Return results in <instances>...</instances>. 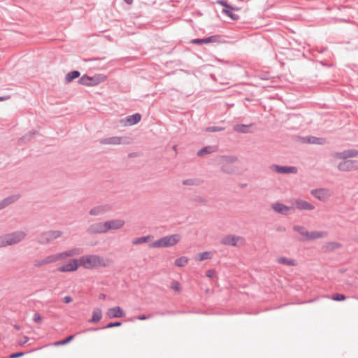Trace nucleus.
Wrapping results in <instances>:
<instances>
[{
	"label": "nucleus",
	"mask_w": 358,
	"mask_h": 358,
	"mask_svg": "<svg viewBox=\"0 0 358 358\" xmlns=\"http://www.w3.org/2000/svg\"><path fill=\"white\" fill-rule=\"evenodd\" d=\"M80 265L85 269H94L107 266L105 259L99 255H83L80 258Z\"/></svg>",
	"instance_id": "obj_1"
},
{
	"label": "nucleus",
	"mask_w": 358,
	"mask_h": 358,
	"mask_svg": "<svg viewBox=\"0 0 358 358\" xmlns=\"http://www.w3.org/2000/svg\"><path fill=\"white\" fill-rule=\"evenodd\" d=\"M181 240V236L178 234L165 236L153 241L150 247L152 248H170L176 245Z\"/></svg>",
	"instance_id": "obj_2"
},
{
	"label": "nucleus",
	"mask_w": 358,
	"mask_h": 358,
	"mask_svg": "<svg viewBox=\"0 0 358 358\" xmlns=\"http://www.w3.org/2000/svg\"><path fill=\"white\" fill-rule=\"evenodd\" d=\"M26 234L22 231H16L0 236V248L13 245L22 241Z\"/></svg>",
	"instance_id": "obj_3"
},
{
	"label": "nucleus",
	"mask_w": 358,
	"mask_h": 358,
	"mask_svg": "<svg viewBox=\"0 0 358 358\" xmlns=\"http://www.w3.org/2000/svg\"><path fill=\"white\" fill-rule=\"evenodd\" d=\"M101 145H129L132 143V138L129 136H110L101 138L99 141Z\"/></svg>",
	"instance_id": "obj_4"
},
{
	"label": "nucleus",
	"mask_w": 358,
	"mask_h": 358,
	"mask_svg": "<svg viewBox=\"0 0 358 358\" xmlns=\"http://www.w3.org/2000/svg\"><path fill=\"white\" fill-rule=\"evenodd\" d=\"M62 234L63 232L59 230L45 231L38 236L37 242L41 245H46L59 238Z\"/></svg>",
	"instance_id": "obj_5"
},
{
	"label": "nucleus",
	"mask_w": 358,
	"mask_h": 358,
	"mask_svg": "<svg viewBox=\"0 0 358 358\" xmlns=\"http://www.w3.org/2000/svg\"><path fill=\"white\" fill-rule=\"evenodd\" d=\"M220 243L224 245L239 247L245 243V239L239 236L229 234L222 237Z\"/></svg>",
	"instance_id": "obj_6"
},
{
	"label": "nucleus",
	"mask_w": 358,
	"mask_h": 358,
	"mask_svg": "<svg viewBox=\"0 0 358 358\" xmlns=\"http://www.w3.org/2000/svg\"><path fill=\"white\" fill-rule=\"evenodd\" d=\"M271 208L276 213L282 215H288L294 211V206H287L279 201L275 202L271 205Z\"/></svg>",
	"instance_id": "obj_7"
},
{
	"label": "nucleus",
	"mask_w": 358,
	"mask_h": 358,
	"mask_svg": "<svg viewBox=\"0 0 358 358\" xmlns=\"http://www.w3.org/2000/svg\"><path fill=\"white\" fill-rule=\"evenodd\" d=\"M80 266V259H71L67 264L59 267L57 271L62 273L72 272L76 271Z\"/></svg>",
	"instance_id": "obj_8"
},
{
	"label": "nucleus",
	"mask_w": 358,
	"mask_h": 358,
	"mask_svg": "<svg viewBox=\"0 0 358 358\" xmlns=\"http://www.w3.org/2000/svg\"><path fill=\"white\" fill-rule=\"evenodd\" d=\"M60 258L59 254H53L45 257L42 259H36L34 262V266L38 268L42 267L44 265L55 263L59 261Z\"/></svg>",
	"instance_id": "obj_9"
},
{
	"label": "nucleus",
	"mask_w": 358,
	"mask_h": 358,
	"mask_svg": "<svg viewBox=\"0 0 358 358\" xmlns=\"http://www.w3.org/2000/svg\"><path fill=\"white\" fill-rule=\"evenodd\" d=\"M269 170L280 174L296 173L297 172V169L295 166H283L276 164L270 166Z\"/></svg>",
	"instance_id": "obj_10"
},
{
	"label": "nucleus",
	"mask_w": 358,
	"mask_h": 358,
	"mask_svg": "<svg viewBox=\"0 0 358 358\" xmlns=\"http://www.w3.org/2000/svg\"><path fill=\"white\" fill-rule=\"evenodd\" d=\"M141 120V115L139 113H135L131 115H129L120 120V124L122 126H132L138 123Z\"/></svg>",
	"instance_id": "obj_11"
},
{
	"label": "nucleus",
	"mask_w": 358,
	"mask_h": 358,
	"mask_svg": "<svg viewBox=\"0 0 358 358\" xmlns=\"http://www.w3.org/2000/svg\"><path fill=\"white\" fill-rule=\"evenodd\" d=\"M338 168L342 171H350L358 169V161L352 159H347L341 162L338 165Z\"/></svg>",
	"instance_id": "obj_12"
},
{
	"label": "nucleus",
	"mask_w": 358,
	"mask_h": 358,
	"mask_svg": "<svg viewBox=\"0 0 358 358\" xmlns=\"http://www.w3.org/2000/svg\"><path fill=\"white\" fill-rule=\"evenodd\" d=\"M126 315V313L120 306H115L108 308L106 312V317L109 319L122 318Z\"/></svg>",
	"instance_id": "obj_13"
},
{
	"label": "nucleus",
	"mask_w": 358,
	"mask_h": 358,
	"mask_svg": "<svg viewBox=\"0 0 358 358\" xmlns=\"http://www.w3.org/2000/svg\"><path fill=\"white\" fill-rule=\"evenodd\" d=\"M310 194L315 198L324 201L328 197L331 196V192L328 189L320 188V189H314L310 191Z\"/></svg>",
	"instance_id": "obj_14"
},
{
	"label": "nucleus",
	"mask_w": 358,
	"mask_h": 358,
	"mask_svg": "<svg viewBox=\"0 0 358 358\" xmlns=\"http://www.w3.org/2000/svg\"><path fill=\"white\" fill-rule=\"evenodd\" d=\"M358 155V150L355 149L345 150L342 152H338L334 154L336 159H346L348 158L355 157Z\"/></svg>",
	"instance_id": "obj_15"
},
{
	"label": "nucleus",
	"mask_w": 358,
	"mask_h": 358,
	"mask_svg": "<svg viewBox=\"0 0 358 358\" xmlns=\"http://www.w3.org/2000/svg\"><path fill=\"white\" fill-rule=\"evenodd\" d=\"M104 222H97L92 224L87 228V233L90 234H104L106 233V227L104 225Z\"/></svg>",
	"instance_id": "obj_16"
},
{
	"label": "nucleus",
	"mask_w": 358,
	"mask_h": 358,
	"mask_svg": "<svg viewBox=\"0 0 358 358\" xmlns=\"http://www.w3.org/2000/svg\"><path fill=\"white\" fill-rule=\"evenodd\" d=\"M294 209L296 208L300 210H312L315 209V206L303 199H296L294 201Z\"/></svg>",
	"instance_id": "obj_17"
},
{
	"label": "nucleus",
	"mask_w": 358,
	"mask_h": 358,
	"mask_svg": "<svg viewBox=\"0 0 358 358\" xmlns=\"http://www.w3.org/2000/svg\"><path fill=\"white\" fill-rule=\"evenodd\" d=\"M106 232L110 229H119L124 224V221L122 220H112L104 222Z\"/></svg>",
	"instance_id": "obj_18"
},
{
	"label": "nucleus",
	"mask_w": 358,
	"mask_h": 358,
	"mask_svg": "<svg viewBox=\"0 0 358 358\" xmlns=\"http://www.w3.org/2000/svg\"><path fill=\"white\" fill-rule=\"evenodd\" d=\"M220 36L218 35H213L203 38H195L192 41V43L196 45H203L211 43H216L219 41Z\"/></svg>",
	"instance_id": "obj_19"
},
{
	"label": "nucleus",
	"mask_w": 358,
	"mask_h": 358,
	"mask_svg": "<svg viewBox=\"0 0 358 358\" xmlns=\"http://www.w3.org/2000/svg\"><path fill=\"white\" fill-rule=\"evenodd\" d=\"M82 253H83V249L79 248H73V249H71V250H66V251H64V252H60L58 254H59L60 260H64L68 257L76 256V255H79Z\"/></svg>",
	"instance_id": "obj_20"
},
{
	"label": "nucleus",
	"mask_w": 358,
	"mask_h": 358,
	"mask_svg": "<svg viewBox=\"0 0 358 358\" xmlns=\"http://www.w3.org/2000/svg\"><path fill=\"white\" fill-rule=\"evenodd\" d=\"M20 198V194H14L4 198L0 201V210L4 209L7 206L17 201Z\"/></svg>",
	"instance_id": "obj_21"
},
{
	"label": "nucleus",
	"mask_w": 358,
	"mask_h": 358,
	"mask_svg": "<svg viewBox=\"0 0 358 358\" xmlns=\"http://www.w3.org/2000/svg\"><path fill=\"white\" fill-rule=\"evenodd\" d=\"M217 150V147L215 145L206 146L197 152V156L204 157L206 155L213 153Z\"/></svg>",
	"instance_id": "obj_22"
},
{
	"label": "nucleus",
	"mask_w": 358,
	"mask_h": 358,
	"mask_svg": "<svg viewBox=\"0 0 358 358\" xmlns=\"http://www.w3.org/2000/svg\"><path fill=\"white\" fill-rule=\"evenodd\" d=\"M102 317V311L99 308H94L92 312V317L88 320L90 323H96Z\"/></svg>",
	"instance_id": "obj_23"
},
{
	"label": "nucleus",
	"mask_w": 358,
	"mask_h": 358,
	"mask_svg": "<svg viewBox=\"0 0 358 358\" xmlns=\"http://www.w3.org/2000/svg\"><path fill=\"white\" fill-rule=\"evenodd\" d=\"M252 125V124H236L233 127V129L234 131L238 132V133L248 134V133L251 132L249 129Z\"/></svg>",
	"instance_id": "obj_24"
},
{
	"label": "nucleus",
	"mask_w": 358,
	"mask_h": 358,
	"mask_svg": "<svg viewBox=\"0 0 358 358\" xmlns=\"http://www.w3.org/2000/svg\"><path fill=\"white\" fill-rule=\"evenodd\" d=\"M327 236V232L321 231H308L307 240H315L317 238H324Z\"/></svg>",
	"instance_id": "obj_25"
},
{
	"label": "nucleus",
	"mask_w": 358,
	"mask_h": 358,
	"mask_svg": "<svg viewBox=\"0 0 358 358\" xmlns=\"http://www.w3.org/2000/svg\"><path fill=\"white\" fill-rule=\"evenodd\" d=\"M94 78L92 77H90L87 75L83 76L80 79L78 80V83L81 85H94L95 83H93Z\"/></svg>",
	"instance_id": "obj_26"
},
{
	"label": "nucleus",
	"mask_w": 358,
	"mask_h": 358,
	"mask_svg": "<svg viewBox=\"0 0 358 358\" xmlns=\"http://www.w3.org/2000/svg\"><path fill=\"white\" fill-rule=\"evenodd\" d=\"M106 212L105 207L103 206H96L90 210V214L93 216H97L102 215Z\"/></svg>",
	"instance_id": "obj_27"
},
{
	"label": "nucleus",
	"mask_w": 358,
	"mask_h": 358,
	"mask_svg": "<svg viewBox=\"0 0 358 358\" xmlns=\"http://www.w3.org/2000/svg\"><path fill=\"white\" fill-rule=\"evenodd\" d=\"M277 262L280 264L287 265V266H295L296 263L294 259H288L285 257H280L278 259Z\"/></svg>",
	"instance_id": "obj_28"
},
{
	"label": "nucleus",
	"mask_w": 358,
	"mask_h": 358,
	"mask_svg": "<svg viewBox=\"0 0 358 358\" xmlns=\"http://www.w3.org/2000/svg\"><path fill=\"white\" fill-rule=\"evenodd\" d=\"M80 73L78 71H73L68 73L65 77V82L66 83H71L74 79L78 78Z\"/></svg>",
	"instance_id": "obj_29"
},
{
	"label": "nucleus",
	"mask_w": 358,
	"mask_h": 358,
	"mask_svg": "<svg viewBox=\"0 0 358 358\" xmlns=\"http://www.w3.org/2000/svg\"><path fill=\"white\" fill-rule=\"evenodd\" d=\"M75 336H76L75 334L70 335V336H69L68 337H66V338H64L63 340L55 341L53 343V345H55V346H61V345H66V344H68L69 343H70L71 341H72L74 339Z\"/></svg>",
	"instance_id": "obj_30"
},
{
	"label": "nucleus",
	"mask_w": 358,
	"mask_h": 358,
	"mask_svg": "<svg viewBox=\"0 0 358 358\" xmlns=\"http://www.w3.org/2000/svg\"><path fill=\"white\" fill-rule=\"evenodd\" d=\"M307 142L310 144L322 145L325 143V139L323 138L308 136Z\"/></svg>",
	"instance_id": "obj_31"
},
{
	"label": "nucleus",
	"mask_w": 358,
	"mask_h": 358,
	"mask_svg": "<svg viewBox=\"0 0 358 358\" xmlns=\"http://www.w3.org/2000/svg\"><path fill=\"white\" fill-rule=\"evenodd\" d=\"M341 246L342 245L338 242H329L325 245L324 250L325 251L331 252Z\"/></svg>",
	"instance_id": "obj_32"
},
{
	"label": "nucleus",
	"mask_w": 358,
	"mask_h": 358,
	"mask_svg": "<svg viewBox=\"0 0 358 358\" xmlns=\"http://www.w3.org/2000/svg\"><path fill=\"white\" fill-rule=\"evenodd\" d=\"M122 325V322H119V321H117V322H109L107 325L101 327V328H90L89 329H87V331H94V330H97V329H110V328H113V327H120Z\"/></svg>",
	"instance_id": "obj_33"
},
{
	"label": "nucleus",
	"mask_w": 358,
	"mask_h": 358,
	"mask_svg": "<svg viewBox=\"0 0 358 358\" xmlns=\"http://www.w3.org/2000/svg\"><path fill=\"white\" fill-rule=\"evenodd\" d=\"M294 231L298 232L301 236H304L308 238V231L303 226L296 225L293 227Z\"/></svg>",
	"instance_id": "obj_34"
},
{
	"label": "nucleus",
	"mask_w": 358,
	"mask_h": 358,
	"mask_svg": "<svg viewBox=\"0 0 358 358\" xmlns=\"http://www.w3.org/2000/svg\"><path fill=\"white\" fill-rule=\"evenodd\" d=\"M188 262V259L186 257H180L175 260V265L178 267L185 266Z\"/></svg>",
	"instance_id": "obj_35"
},
{
	"label": "nucleus",
	"mask_w": 358,
	"mask_h": 358,
	"mask_svg": "<svg viewBox=\"0 0 358 358\" xmlns=\"http://www.w3.org/2000/svg\"><path fill=\"white\" fill-rule=\"evenodd\" d=\"M150 238V236L138 237V238L134 239L132 241V243L134 245L145 243H147Z\"/></svg>",
	"instance_id": "obj_36"
},
{
	"label": "nucleus",
	"mask_w": 358,
	"mask_h": 358,
	"mask_svg": "<svg viewBox=\"0 0 358 358\" xmlns=\"http://www.w3.org/2000/svg\"><path fill=\"white\" fill-rule=\"evenodd\" d=\"M212 258V253L209 251L201 252L199 255V261H204Z\"/></svg>",
	"instance_id": "obj_37"
},
{
	"label": "nucleus",
	"mask_w": 358,
	"mask_h": 358,
	"mask_svg": "<svg viewBox=\"0 0 358 358\" xmlns=\"http://www.w3.org/2000/svg\"><path fill=\"white\" fill-rule=\"evenodd\" d=\"M37 132L36 131H31L29 132L28 134H26L24 136H23L19 140L21 142H27L30 141L33 136L36 134Z\"/></svg>",
	"instance_id": "obj_38"
},
{
	"label": "nucleus",
	"mask_w": 358,
	"mask_h": 358,
	"mask_svg": "<svg viewBox=\"0 0 358 358\" xmlns=\"http://www.w3.org/2000/svg\"><path fill=\"white\" fill-rule=\"evenodd\" d=\"M331 299L336 301H343L345 300L346 296L343 294L336 293L331 295Z\"/></svg>",
	"instance_id": "obj_39"
},
{
	"label": "nucleus",
	"mask_w": 358,
	"mask_h": 358,
	"mask_svg": "<svg viewBox=\"0 0 358 358\" xmlns=\"http://www.w3.org/2000/svg\"><path fill=\"white\" fill-rule=\"evenodd\" d=\"M224 130V127L218 126H211L206 128V131L208 132H217Z\"/></svg>",
	"instance_id": "obj_40"
},
{
	"label": "nucleus",
	"mask_w": 358,
	"mask_h": 358,
	"mask_svg": "<svg viewBox=\"0 0 358 358\" xmlns=\"http://www.w3.org/2000/svg\"><path fill=\"white\" fill-rule=\"evenodd\" d=\"M231 10H231V9L228 10V9L224 8L222 12L224 13L225 14H227L231 19L237 20L238 18V15H236V14L233 13Z\"/></svg>",
	"instance_id": "obj_41"
},
{
	"label": "nucleus",
	"mask_w": 358,
	"mask_h": 358,
	"mask_svg": "<svg viewBox=\"0 0 358 358\" xmlns=\"http://www.w3.org/2000/svg\"><path fill=\"white\" fill-rule=\"evenodd\" d=\"M27 352H16L10 354L8 357H4L2 358H19L24 355Z\"/></svg>",
	"instance_id": "obj_42"
},
{
	"label": "nucleus",
	"mask_w": 358,
	"mask_h": 358,
	"mask_svg": "<svg viewBox=\"0 0 358 358\" xmlns=\"http://www.w3.org/2000/svg\"><path fill=\"white\" fill-rule=\"evenodd\" d=\"M199 180H182V184L184 185H199Z\"/></svg>",
	"instance_id": "obj_43"
},
{
	"label": "nucleus",
	"mask_w": 358,
	"mask_h": 358,
	"mask_svg": "<svg viewBox=\"0 0 358 358\" xmlns=\"http://www.w3.org/2000/svg\"><path fill=\"white\" fill-rule=\"evenodd\" d=\"M33 320L36 323H39L42 320V317L38 313H35Z\"/></svg>",
	"instance_id": "obj_44"
},
{
	"label": "nucleus",
	"mask_w": 358,
	"mask_h": 358,
	"mask_svg": "<svg viewBox=\"0 0 358 358\" xmlns=\"http://www.w3.org/2000/svg\"><path fill=\"white\" fill-rule=\"evenodd\" d=\"M171 288L175 291H179L180 290V284L177 281H173L172 282Z\"/></svg>",
	"instance_id": "obj_45"
},
{
	"label": "nucleus",
	"mask_w": 358,
	"mask_h": 358,
	"mask_svg": "<svg viewBox=\"0 0 358 358\" xmlns=\"http://www.w3.org/2000/svg\"><path fill=\"white\" fill-rule=\"evenodd\" d=\"M215 274V271L213 269H209L206 271V275L208 278H213Z\"/></svg>",
	"instance_id": "obj_46"
},
{
	"label": "nucleus",
	"mask_w": 358,
	"mask_h": 358,
	"mask_svg": "<svg viewBox=\"0 0 358 358\" xmlns=\"http://www.w3.org/2000/svg\"><path fill=\"white\" fill-rule=\"evenodd\" d=\"M73 301V298L71 296H66L62 299V301L64 303H69Z\"/></svg>",
	"instance_id": "obj_47"
},
{
	"label": "nucleus",
	"mask_w": 358,
	"mask_h": 358,
	"mask_svg": "<svg viewBox=\"0 0 358 358\" xmlns=\"http://www.w3.org/2000/svg\"><path fill=\"white\" fill-rule=\"evenodd\" d=\"M218 3L224 6L226 8L234 10L233 7L227 4V2H225L224 1H218Z\"/></svg>",
	"instance_id": "obj_48"
},
{
	"label": "nucleus",
	"mask_w": 358,
	"mask_h": 358,
	"mask_svg": "<svg viewBox=\"0 0 358 358\" xmlns=\"http://www.w3.org/2000/svg\"><path fill=\"white\" fill-rule=\"evenodd\" d=\"M152 317L151 315H141L137 317V319L139 320H145L147 319H149Z\"/></svg>",
	"instance_id": "obj_49"
},
{
	"label": "nucleus",
	"mask_w": 358,
	"mask_h": 358,
	"mask_svg": "<svg viewBox=\"0 0 358 358\" xmlns=\"http://www.w3.org/2000/svg\"><path fill=\"white\" fill-rule=\"evenodd\" d=\"M194 200L196 202L206 203V200L199 196H196L194 197Z\"/></svg>",
	"instance_id": "obj_50"
},
{
	"label": "nucleus",
	"mask_w": 358,
	"mask_h": 358,
	"mask_svg": "<svg viewBox=\"0 0 358 358\" xmlns=\"http://www.w3.org/2000/svg\"><path fill=\"white\" fill-rule=\"evenodd\" d=\"M29 341V338L27 336H24L22 339L19 342L20 345H23L27 343Z\"/></svg>",
	"instance_id": "obj_51"
},
{
	"label": "nucleus",
	"mask_w": 358,
	"mask_h": 358,
	"mask_svg": "<svg viewBox=\"0 0 358 358\" xmlns=\"http://www.w3.org/2000/svg\"><path fill=\"white\" fill-rule=\"evenodd\" d=\"M227 161L229 162H234L236 161H237V157H228L227 158Z\"/></svg>",
	"instance_id": "obj_52"
},
{
	"label": "nucleus",
	"mask_w": 358,
	"mask_h": 358,
	"mask_svg": "<svg viewBox=\"0 0 358 358\" xmlns=\"http://www.w3.org/2000/svg\"><path fill=\"white\" fill-rule=\"evenodd\" d=\"M9 98V96H0V101L6 100Z\"/></svg>",
	"instance_id": "obj_53"
},
{
	"label": "nucleus",
	"mask_w": 358,
	"mask_h": 358,
	"mask_svg": "<svg viewBox=\"0 0 358 358\" xmlns=\"http://www.w3.org/2000/svg\"><path fill=\"white\" fill-rule=\"evenodd\" d=\"M99 298L100 299H104L106 298V295L104 294H100Z\"/></svg>",
	"instance_id": "obj_54"
},
{
	"label": "nucleus",
	"mask_w": 358,
	"mask_h": 358,
	"mask_svg": "<svg viewBox=\"0 0 358 358\" xmlns=\"http://www.w3.org/2000/svg\"><path fill=\"white\" fill-rule=\"evenodd\" d=\"M127 3L131 4L133 2V0H124Z\"/></svg>",
	"instance_id": "obj_55"
},
{
	"label": "nucleus",
	"mask_w": 358,
	"mask_h": 358,
	"mask_svg": "<svg viewBox=\"0 0 358 358\" xmlns=\"http://www.w3.org/2000/svg\"><path fill=\"white\" fill-rule=\"evenodd\" d=\"M277 230H278V231H285V227H278V229H277Z\"/></svg>",
	"instance_id": "obj_56"
},
{
	"label": "nucleus",
	"mask_w": 358,
	"mask_h": 358,
	"mask_svg": "<svg viewBox=\"0 0 358 358\" xmlns=\"http://www.w3.org/2000/svg\"><path fill=\"white\" fill-rule=\"evenodd\" d=\"M14 328L17 330H20V327L18 325V324H14Z\"/></svg>",
	"instance_id": "obj_57"
},
{
	"label": "nucleus",
	"mask_w": 358,
	"mask_h": 358,
	"mask_svg": "<svg viewBox=\"0 0 358 358\" xmlns=\"http://www.w3.org/2000/svg\"><path fill=\"white\" fill-rule=\"evenodd\" d=\"M246 185H247L246 184H241V186L242 187H245Z\"/></svg>",
	"instance_id": "obj_58"
},
{
	"label": "nucleus",
	"mask_w": 358,
	"mask_h": 358,
	"mask_svg": "<svg viewBox=\"0 0 358 358\" xmlns=\"http://www.w3.org/2000/svg\"><path fill=\"white\" fill-rule=\"evenodd\" d=\"M341 273H343L344 272V270L343 269H341L340 270Z\"/></svg>",
	"instance_id": "obj_59"
},
{
	"label": "nucleus",
	"mask_w": 358,
	"mask_h": 358,
	"mask_svg": "<svg viewBox=\"0 0 358 358\" xmlns=\"http://www.w3.org/2000/svg\"><path fill=\"white\" fill-rule=\"evenodd\" d=\"M173 148V150H176V146L174 145Z\"/></svg>",
	"instance_id": "obj_60"
},
{
	"label": "nucleus",
	"mask_w": 358,
	"mask_h": 358,
	"mask_svg": "<svg viewBox=\"0 0 358 358\" xmlns=\"http://www.w3.org/2000/svg\"><path fill=\"white\" fill-rule=\"evenodd\" d=\"M357 274H358V271H357Z\"/></svg>",
	"instance_id": "obj_61"
}]
</instances>
